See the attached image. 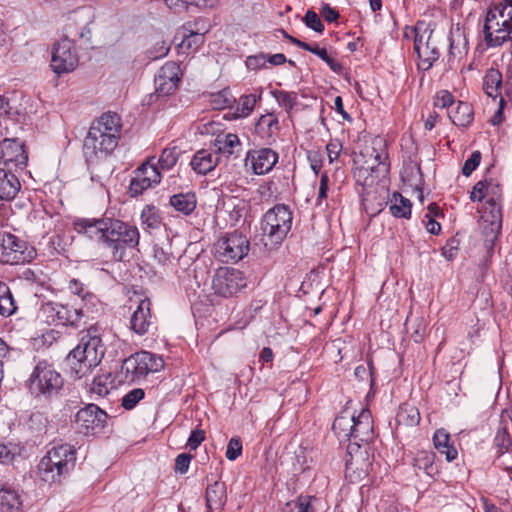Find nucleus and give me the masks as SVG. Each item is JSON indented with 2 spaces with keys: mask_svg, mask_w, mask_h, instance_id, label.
Instances as JSON below:
<instances>
[{
  "mask_svg": "<svg viewBox=\"0 0 512 512\" xmlns=\"http://www.w3.org/2000/svg\"><path fill=\"white\" fill-rule=\"evenodd\" d=\"M105 350L99 328L90 326L81 332L78 345L65 358V365L75 378L81 379L100 364Z\"/></svg>",
  "mask_w": 512,
  "mask_h": 512,
  "instance_id": "nucleus-1",
  "label": "nucleus"
},
{
  "mask_svg": "<svg viewBox=\"0 0 512 512\" xmlns=\"http://www.w3.org/2000/svg\"><path fill=\"white\" fill-rule=\"evenodd\" d=\"M108 227L103 247L110 251L113 261L123 262L128 256V251L138 247L139 230L134 225L114 218L110 219Z\"/></svg>",
  "mask_w": 512,
  "mask_h": 512,
  "instance_id": "nucleus-2",
  "label": "nucleus"
},
{
  "mask_svg": "<svg viewBox=\"0 0 512 512\" xmlns=\"http://www.w3.org/2000/svg\"><path fill=\"white\" fill-rule=\"evenodd\" d=\"M292 226V213L284 204L269 209L262 220V241L269 250L275 249L286 238Z\"/></svg>",
  "mask_w": 512,
  "mask_h": 512,
  "instance_id": "nucleus-3",
  "label": "nucleus"
},
{
  "mask_svg": "<svg viewBox=\"0 0 512 512\" xmlns=\"http://www.w3.org/2000/svg\"><path fill=\"white\" fill-rule=\"evenodd\" d=\"M483 33L488 47H498L510 42L512 53V6L490 9L486 14Z\"/></svg>",
  "mask_w": 512,
  "mask_h": 512,
  "instance_id": "nucleus-4",
  "label": "nucleus"
},
{
  "mask_svg": "<svg viewBox=\"0 0 512 512\" xmlns=\"http://www.w3.org/2000/svg\"><path fill=\"white\" fill-rule=\"evenodd\" d=\"M63 384L61 374L45 360L37 363L28 380L29 391L35 398L57 396Z\"/></svg>",
  "mask_w": 512,
  "mask_h": 512,
  "instance_id": "nucleus-5",
  "label": "nucleus"
},
{
  "mask_svg": "<svg viewBox=\"0 0 512 512\" xmlns=\"http://www.w3.org/2000/svg\"><path fill=\"white\" fill-rule=\"evenodd\" d=\"M163 359L151 352L140 351L126 358L121 366V381L133 383L144 379L149 373L160 371Z\"/></svg>",
  "mask_w": 512,
  "mask_h": 512,
  "instance_id": "nucleus-6",
  "label": "nucleus"
},
{
  "mask_svg": "<svg viewBox=\"0 0 512 512\" xmlns=\"http://www.w3.org/2000/svg\"><path fill=\"white\" fill-rule=\"evenodd\" d=\"M414 51L419 59L418 68L428 71L440 57L434 29L424 22H418L411 30Z\"/></svg>",
  "mask_w": 512,
  "mask_h": 512,
  "instance_id": "nucleus-7",
  "label": "nucleus"
},
{
  "mask_svg": "<svg viewBox=\"0 0 512 512\" xmlns=\"http://www.w3.org/2000/svg\"><path fill=\"white\" fill-rule=\"evenodd\" d=\"M249 250V240L238 231L226 233L214 245L216 258L224 263H237L248 255Z\"/></svg>",
  "mask_w": 512,
  "mask_h": 512,
  "instance_id": "nucleus-8",
  "label": "nucleus"
},
{
  "mask_svg": "<svg viewBox=\"0 0 512 512\" xmlns=\"http://www.w3.org/2000/svg\"><path fill=\"white\" fill-rule=\"evenodd\" d=\"M107 419L108 415L104 410L95 404H88L76 413L72 429L80 436H93L102 432Z\"/></svg>",
  "mask_w": 512,
  "mask_h": 512,
  "instance_id": "nucleus-9",
  "label": "nucleus"
},
{
  "mask_svg": "<svg viewBox=\"0 0 512 512\" xmlns=\"http://www.w3.org/2000/svg\"><path fill=\"white\" fill-rule=\"evenodd\" d=\"M247 285L246 278L238 269L220 267L212 278V289L218 296L229 298L237 295Z\"/></svg>",
  "mask_w": 512,
  "mask_h": 512,
  "instance_id": "nucleus-10",
  "label": "nucleus"
},
{
  "mask_svg": "<svg viewBox=\"0 0 512 512\" xmlns=\"http://www.w3.org/2000/svg\"><path fill=\"white\" fill-rule=\"evenodd\" d=\"M42 312L46 316V321L49 324L55 326H76L83 316H87L90 313V307H86V309L74 308L69 305L48 302L43 305Z\"/></svg>",
  "mask_w": 512,
  "mask_h": 512,
  "instance_id": "nucleus-11",
  "label": "nucleus"
},
{
  "mask_svg": "<svg viewBox=\"0 0 512 512\" xmlns=\"http://www.w3.org/2000/svg\"><path fill=\"white\" fill-rule=\"evenodd\" d=\"M79 63V57L74 42L66 36L56 43L52 51L51 67L58 74L72 72Z\"/></svg>",
  "mask_w": 512,
  "mask_h": 512,
  "instance_id": "nucleus-12",
  "label": "nucleus"
},
{
  "mask_svg": "<svg viewBox=\"0 0 512 512\" xmlns=\"http://www.w3.org/2000/svg\"><path fill=\"white\" fill-rule=\"evenodd\" d=\"M97 131L88 132L83 143V152L88 162H95L107 158L117 147L119 140L111 134H97Z\"/></svg>",
  "mask_w": 512,
  "mask_h": 512,
  "instance_id": "nucleus-13",
  "label": "nucleus"
},
{
  "mask_svg": "<svg viewBox=\"0 0 512 512\" xmlns=\"http://www.w3.org/2000/svg\"><path fill=\"white\" fill-rule=\"evenodd\" d=\"M182 72L179 64L170 61L165 63L154 78L155 94L157 97H166L175 93L181 82Z\"/></svg>",
  "mask_w": 512,
  "mask_h": 512,
  "instance_id": "nucleus-14",
  "label": "nucleus"
},
{
  "mask_svg": "<svg viewBox=\"0 0 512 512\" xmlns=\"http://www.w3.org/2000/svg\"><path fill=\"white\" fill-rule=\"evenodd\" d=\"M27 243L17 236L0 232V262L5 264H19L27 260L25 251Z\"/></svg>",
  "mask_w": 512,
  "mask_h": 512,
  "instance_id": "nucleus-15",
  "label": "nucleus"
},
{
  "mask_svg": "<svg viewBox=\"0 0 512 512\" xmlns=\"http://www.w3.org/2000/svg\"><path fill=\"white\" fill-rule=\"evenodd\" d=\"M0 161L9 170L23 169L28 162L24 144L18 139L5 138L0 141Z\"/></svg>",
  "mask_w": 512,
  "mask_h": 512,
  "instance_id": "nucleus-16",
  "label": "nucleus"
},
{
  "mask_svg": "<svg viewBox=\"0 0 512 512\" xmlns=\"http://www.w3.org/2000/svg\"><path fill=\"white\" fill-rule=\"evenodd\" d=\"M110 217L103 218H77L73 222L74 230L83 234L91 240H95L103 245L106 231L109 229L108 222Z\"/></svg>",
  "mask_w": 512,
  "mask_h": 512,
  "instance_id": "nucleus-17",
  "label": "nucleus"
},
{
  "mask_svg": "<svg viewBox=\"0 0 512 512\" xmlns=\"http://www.w3.org/2000/svg\"><path fill=\"white\" fill-rule=\"evenodd\" d=\"M353 426V434L348 447L349 449H351L352 445L360 448L361 442L368 443L373 439V421L368 409H362L357 417L354 415Z\"/></svg>",
  "mask_w": 512,
  "mask_h": 512,
  "instance_id": "nucleus-18",
  "label": "nucleus"
},
{
  "mask_svg": "<svg viewBox=\"0 0 512 512\" xmlns=\"http://www.w3.org/2000/svg\"><path fill=\"white\" fill-rule=\"evenodd\" d=\"M278 159V153L271 148L250 150L247 153V160H250L253 173L256 175L269 173Z\"/></svg>",
  "mask_w": 512,
  "mask_h": 512,
  "instance_id": "nucleus-19",
  "label": "nucleus"
},
{
  "mask_svg": "<svg viewBox=\"0 0 512 512\" xmlns=\"http://www.w3.org/2000/svg\"><path fill=\"white\" fill-rule=\"evenodd\" d=\"M485 185H486V203L491 207L490 214L492 216V224L497 223V230L499 231L501 228V222H502V205H501V198H502V190L501 186L494 182L492 179H485Z\"/></svg>",
  "mask_w": 512,
  "mask_h": 512,
  "instance_id": "nucleus-20",
  "label": "nucleus"
},
{
  "mask_svg": "<svg viewBox=\"0 0 512 512\" xmlns=\"http://www.w3.org/2000/svg\"><path fill=\"white\" fill-rule=\"evenodd\" d=\"M152 324L151 302L148 298L142 299L136 310L133 312L130 325L131 329L138 335H144L148 332Z\"/></svg>",
  "mask_w": 512,
  "mask_h": 512,
  "instance_id": "nucleus-21",
  "label": "nucleus"
},
{
  "mask_svg": "<svg viewBox=\"0 0 512 512\" xmlns=\"http://www.w3.org/2000/svg\"><path fill=\"white\" fill-rule=\"evenodd\" d=\"M47 457L59 464L60 471L71 472L76 464V450L74 446L69 444H61L51 448Z\"/></svg>",
  "mask_w": 512,
  "mask_h": 512,
  "instance_id": "nucleus-22",
  "label": "nucleus"
},
{
  "mask_svg": "<svg viewBox=\"0 0 512 512\" xmlns=\"http://www.w3.org/2000/svg\"><path fill=\"white\" fill-rule=\"evenodd\" d=\"M97 131V134L115 136L120 139L121 124L120 118L115 113H104L98 119L92 122L88 132Z\"/></svg>",
  "mask_w": 512,
  "mask_h": 512,
  "instance_id": "nucleus-23",
  "label": "nucleus"
},
{
  "mask_svg": "<svg viewBox=\"0 0 512 512\" xmlns=\"http://www.w3.org/2000/svg\"><path fill=\"white\" fill-rule=\"evenodd\" d=\"M374 146L371 147V151L366 150V153L373 158L374 162L369 163L368 160L365 161V166L362 169L368 171L370 170L371 176L376 173L375 177H378L379 174H385L388 172V164L386 160L388 158L387 152L383 149L382 141H376L373 143Z\"/></svg>",
  "mask_w": 512,
  "mask_h": 512,
  "instance_id": "nucleus-24",
  "label": "nucleus"
},
{
  "mask_svg": "<svg viewBox=\"0 0 512 512\" xmlns=\"http://www.w3.org/2000/svg\"><path fill=\"white\" fill-rule=\"evenodd\" d=\"M205 497L208 512H220L227 500L225 483L215 480L206 488Z\"/></svg>",
  "mask_w": 512,
  "mask_h": 512,
  "instance_id": "nucleus-25",
  "label": "nucleus"
},
{
  "mask_svg": "<svg viewBox=\"0 0 512 512\" xmlns=\"http://www.w3.org/2000/svg\"><path fill=\"white\" fill-rule=\"evenodd\" d=\"M219 161L220 157L217 153L201 149L192 157L190 166L197 174L206 175L218 165Z\"/></svg>",
  "mask_w": 512,
  "mask_h": 512,
  "instance_id": "nucleus-26",
  "label": "nucleus"
},
{
  "mask_svg": "<svg viewBox=\"0 0 512 512\" xmlns=\"http://www.w3.org/2000/svg\"><path fill=\"white\" fill-rule=\"evenodd\" d=\"M20 188V181L12 170L0 168V200H13Z\"/></svg>",
  "mask_w": 512,
  "mask_h": 512,
  "instance_id": "nucleus-27",
  "label": "nucleus"
},
{
  "mask_svg": "<svg viewBox=\"0 0 512 512\" xmlns=\"http://www.w3.org/2000/svg\"><path fill=\"white\" fill-rule=\"evenodd\" d=\"M469 43L465 29L459 24L453 26L449 34V55L452 57H462L467 54Z\"/></svg>",
  "mask_w": 512,
  "mask_h": 512,
  "instance_id": "nucleus-28",
  "label": "nucleus"
},
{
  "mask_svg": "<svg viewBox=\"0 0 512 512\" xmlns=\"http://www.w3.org/2000/svg\"><path fill=\"white\" fill-rule=\"evenodd\" d=\"M279 130L280 125L278 117L274 113L261 115L255 125V131L257 135L261 139L265 140H275Z\"/></svg>",
  "mask_w": 512,
  "mask_h": 512,
  "instance_id": "nucleus-29",
  "label": "nucleus"
},
{
  "mask_svg": "<svg viewBox=\"0 0 512 512\" xmlns=\"http://www.w3.org/2000/svg\"><path fill=\"white\" fill-rule=\"evenodd\" d=\"M70 472L60 471L59 464L53 461L51 457L44 456L38 464V474L40 478L47 483L60 482L63 477Z\"/></svg>",
  "mask_w": 512,
  "mask_h": 512,
  "instance_id": "nucleus-30",
  "label": "nucleus"
},
{
  "mask_svg": "<svg viewBox=\"0 0 512 512\" xmlns=\"http://www.w3.org/2000/svg\"><path fill=\"white\" fill-rule=\"evenodd\" d=\"M258 99H260V96L257 97L255 94L242 95L237 105L233 106V109L225 115V118L236 120L248 117L253 112Z\"/></svg>",
  "mask_w": 512,
  "mask_h": 512,
  "instance_id": "nucleus-31",
  "label": "nucleus"
},
{
  "mask_svg": "<svg viewBox=\"0 0 512 512\" xmlns=\"http://www.w3.org/2000/svg\"><path fill=\"white\" fill-rule=\"evenodd\" d=\"M354 415L343 411L338 415L332 425V430L339 440H349L353 434Z\"/></svg>",
  "mask_w": 512,
  "mask_h": 512,
  "instance_id": "nucleus-32",
  "label": "nucleus"
},
{
  "mask_svg": "<svg viewBox=\"0 0 512 512\" xmlns=\"http://www.w3.org/2000/svg\"><path fill=\"white\" fill-rule=\"evenodd\" d=\"M169 203L176 211L190 215L197 206V198L193 192L179 193L172 195Z\"/></svg>",
  "mask_w": 512,
  "mask_h": 512,
  "instance_id": "nucleus-33",
  "label": "nucleus"
},
{
  "mask_svg": "<svg viewBox=\"0 0 512 512\" xmlns=\"http://www.w3.org/2000/svg\"><path fill=\"white\" fill-rule=\"evenodd\" d=\"M452 123L460 127H468L474 118L473 107L467 102L459 101L455 110L449 112Z\"/></svg>",
  "mask_w": 512,
  "mask_h": 512,
  "instance_id": "nucleus-34",
  "label": "nucleus"
},
{
  "mask_svg": "<svg viewBox=\"0 0 512 512\" xmlns=\"http://www.w3.org/2000/svg\"><path fill=\"white\" fill-rule=\"evenodd\" d=\"M22 506L20 495L12 488L0 489V512H19Z\"/></svg>",
  "mask_w": 512,
  "mask_h": 512,
  "instance_id": "nucleus-35",
  "label": "nucleus"
},
{
  "mask_svg": "<svg viewBox=\"0 0 512 512\" xmlns=\"http://www.w3.org/2000/svg\"><path fill=\"white\" fill-rule=\"evenodd\" d=\"M433 442L435 448L446 455L448 462L456 459L458 452L453 445H450V435L444 429H439L434 433Z\"/></svg>",
  "mask_w": 512,
  "mask_h": 512,
  "instance_id": "nucleus-36",
  "label": "nucleus"
},
{
  "mask_svg": "<svg viewBox=\"0 0 512 512\" xmlns=\"http://www.w3.org/2000/svg\"><path fill=\"white\" fill-rule=\"evenodd\" d=\"M68 289L74 295L79 296L84 305L82 308L86 309V307H90V313L93 312V307L97 305L99 302L97 297L88 291L87 287L78 279H71L68 284Z\"/></svg>",
  "mask_w": 512,
  "mask_h": 512,
  "instance_id": "nucleus-37",
  "label": "nucleus"
},
{
  "mask_svg": "<svg viewBox=\"0 0 512 512\" xmlns=\"http://www.w3.org/2000/svg\"><path fill=\"white\" fill-rule=\"evenodd\" d=\"M395 420L398 426L415 427L420 422L419 410L413 405L404 403L399 407Z\"/></svg>",
  "mask_w": 512,
  "mask_h": 512,
  "instance_id": "nucleus-38",
  "label": "nucleus"
},
{
  "mask_svg": "<svg viewBox=\"0 0 512 512\" xmlns=\"http://www.w3.org/2000/svg\"><path fill=\"white\" fill-rule=\"evenodd\" d=\"M411 209L412 203L408 198H405L399 192L392 194L389 210L394 217L409 219L411 217Z\"/></svg>",
  "mask_w": 512,
  "mask_h": 512,
  "instance_id": "nucleus-39",
  "label": "nucleus"
},
{
  "mask_svg": "<svg viewBox=\"0 0 512 512\" xmlns=\"http://www.w3.org/2000/svg\"><path fill=\"white\" fill-rule=\"evenodd\" d=\"M215 146L217 148L218 153L230 156L239 151L241 147V142L236 134L227 133L223 136H218L216 138Z\"/></svg>",
  "mask_w": 512,
  "mask_h": 512,
  "instance_id": "nucleus-40",
  "label": "nucleus"
},
{
  "mask_svg": "<svg viewBox=\"0 0 512 512\" xmlns=\"http://www.w3.org/2000/svg\"><path fill=\"white\" fill-rule=\"evenodd\" d=\"M502 85V74L497 69H490L483 78V90L487 96L496 98Z\"/></svg>",
  "mask_w": 512,
  "mask_h": 512,
  "instance_id": "nucleus-41",
  "label": "nucleus"
},
{
  "mask_svg": "<svg viewBox=\"0 0 512 512\" xmlns=\"http://www.w3.org/2000/svg\"><path fill=\"white\" fill-rule=\"evenodd\" d=\"M316 498L309 495H300L296 499L288 501L282 508V512H315L312 502Z\"/></svg>",
  "mask_w": 512,
  "mask_h": 512,
  "instance_id": "nucleus-42",
  "label": "nucleus"
},
{
  "mask_svg": "<svg viewBox=\"0 0 512 512\" xmlns=\"http://www.w3.org/2000/svg\"><path fill=\"white\" fill-rule=\"evenodd\" d=\"M208 26L202 27V29H187L188 34H185L182 40L181 47L186 49L197 50L204 43V35L208 32Z\"/></svg>",
  "mask_w": 512,
  "mask_h": 512,
  "instance_id": "nucleus-43",
  "label": "nucleus"
},
{
  "mask_svg": "<svg viewBox=\"0 0 512 512\" xmlns=\"http://www.w3.org/2000/svg\"><path fill=\"white\" fill-rule=\"evenodd\" d=\"M435 454L431 451H419L413 459V466L417 470H423L427 475L432 476Z\"/></svg>",
  "mask_w": 512,
  "mask_h": 512,
  "instance_id": "nucleus-44",
  "label": "nucleus"
},
{
  "mask_svg": "<svg viewBox=\"0 0 512 512\" xmlns=\"http://www.w3.org/2000/svg\"><path fill=\"white\" fill-rule=\"evenodd\" d=\"M153 257L161 266L171 265L175 259L171 243H155L153 245Z\"/></svg>",
  "mask_w": 512,
  "mask_h": 512,
  "instance_id": "nucleus-45",
  "label": "nucleus"
},
{
  "mask_svg": "<svg viewBox=\"0 0 512 512\" xmlns=\"http://www.w3.org/2000/svg\"><path fill=\"white\" fill-rule=\"evenodd\" d=\"M180 154L181 151L178 147H167L162 150L159 159L155 160V162L161 170H170L177 163Z\"/></svg>",
  "mask_w": 512,
  "mask_h": 512,
  "instance_id": "nucleus-46",
  "label": "nucleus"
},
{
  "mask_svg": "<svg viewBox=\"0 0 512 512\" xmlns=\"http://www.w3.org/2000/svg\"><path fill=\"white\" fill-rule=\"evenodd\" d=\"M156 186L151 181L145 178L143 174H140V170L137 168L134 171V176L130 181L129 192L130 195L135 197L141 195L147 189Z\"/></svg>",
  "mask_w": 512,
  "mask_h": 512,
  "instance_id": "nucleus-47",
  "label": "nucleus"
},
{
  "mask_svg": "<svg viewBox=\"0 0 512 512\" xmlns=\"http://www.w3.org/2000/svg\"><path fill=\"white\" fill-rule=\"evenodd\" d=\"M142 225L148 229H157L161 225L159 210L152 205H147L141 212Z\"/></svg>",
  "mask_w": 512,
  "mask_h": 512,
  "instance_id": "nucleus-48",
  "label": "nucleus"
},
{
  "mask_svg": "<svg viewBox=\"0 0 512 512\" xmlns=\"http://www.w3.org/2000/svg\"><path fill=\"white\" fill-rule=\"evenodd\" d=\"M140 174L151 181L153 184L158 185L161 182V169L155 162V157H150L145 163L138 167Z\"/></svg>",
  "mask_w": 512,
  "mask_h": 512,
  "instance_id": "nucleus-49",
  "label": "nucleus"
},
{
  "mask_svg": "<svg viewBox=\"0 0 512 512\" xmlns=\"http://www.w3.org/2000/svg\"><path fill=\"white\" fill-rule=\"evenodd\" d=\"M278 104L287 112L291 111L298 103L296 92H288L284 90H274L271 92Z\"/></svg>",
  "mask_w": 512,
  "mask_h": 512,
  "instance_id": "nucleus-50",
  "label": "nucleus"
},
{
  "mask_svg": "<svg viewBox=\"0 0 512 512\" xmlns=\"http://www.w3.org/2000/svg\"><path fill=\"white\" fill-rule=\"evenodd\" d=\"M211 102L215 109L229 108L231 111L233 109V104L236 102V99L231 95L229 90L224 89L216 94H213Z\"/></svg>",
  "mask_w": 512,
  "mask_h": 512,
  "instance_id": "nucleus-51",
  "label": "nucleus"
},
{
  "mask_svg": "<svg viewBox=\"0 0 512 512\" xmlns=\"http://www.w3.org/2000/svg\"><path fill=\"white\" fill-rule=\"evenodd\" d=\"M494 444L498 449L500 455L504 454L509 450V447L511 446L512 442L507 426L504 425L498 428L494 438Z\"/></svg>",
  "mask_w": 512,
  "mask_h": 512,
  "instance_id": "nucleus-52",
  "label": "nucleus"
},
{
  "mask_svg": "<svg viewBox=\"0 0 512 512\" xmlns=\"http://www.w3.org/2000/svg\"><path fill=\"white\" fill-rule=\"evenodd\" d=\"M17 311V306L13 295L8 287V293L0 296V315L2 317H9Z\"/></svg>",
  "mask_w": 512,
  "mask_h": 512,
  "instance_id": "nucleus-53",
  "label": "nucleus"
},
{
  "mask_svg": "<svg viewBox=\"0 0 512 512\" xmlns=\"http://www.w3.org/2000/svg\"><path fill=\"white\" fill-rule=\"evenodd\" d=\"M145 396V392L141 388H135L125 394L122 398V406L126 410L133 409L140 400H142Z\"/></svg>",
  "mask_w": 512,
  "mask_h": 512,
  "instance_id": "nucleus-54",
  "label": "nucleus"
},
{
  "mask_svg": "<svg viewBox=\"0 0 512 512\" xmlns=\"http://www.w3.org/2000/svg\"><path fill=\"white\" fill-rule=\"evenodd\" d=\"M164 2L170 9L180 11L186 9L189 5L205 7L209 0H164Z\"/></svg>",
  "mask_w": 512,
  "mask_h": 512,
  "instance_id": "nucleus-55",
  "label": "nucleus"
},
{
  "mask_svg": "<svg viewBox=\"0 0 512 512\" xmlns=\"http://www.w3.org/2000/svg\"><path fill=\"white\" fill-rule=\"evenodd\" d=\"M305 25L317 33L324 32V24L322 23L318 14L313 10H308L303 18Z\"/></svg>",
  "mask_w": 512,
  "mask_h": 512,
  "instance_id": "nucleus-56",
  "label": "nucleus"
},
{
  "mask_svg": "<svg viewBox=\"0 0 512 512\" xmlns=\"http://www.w3.org/2000/svg\"><path fill=\"white\" fill-rule=\"evenodd\" d=\"M242 454V441L240 437H232L228 442L225 456L228 460L234 461Z\"/></svg>",
  "mask_w": 512,
  "mask_h": 512,
  "instance_id": "nucleus-57",
  "label": "nucleus"
},
{
  "mask_svg": "<svg viewBox=\"0 0 512 512\" xmlns=\"http://www.w3.org/2000/svg\"><path fill=\"white\" fill-rule=\"evenodd\" d=\"M481 158L482 156L480 151H473L470 157L464 162L462 167L463 175L466 177L470 176L472 172L479 166Z\"/></svg>",
  "mask_w": 512,
  "mask_h": 512,
  "instance_id": "nucleus-58",
  "label": "nucleus"
},
{
  "mask_svg": "<svg viewBox=\"0 0 512 512\" xmlns=\"http://www.w3.org/2000/svg\"><path fill=\"white\" fill-rule=\"evenodd\" d=\"M459 250V240L455 237L450 238L442 247V255L448 261L455 259Z\"/></svg>",
  "mask_w": 512,
  "mask_h": 512,
  "instance_id": "nucleus-59",
  "label": "nucleus"
},
{
  "mask_svg": "<svg viewBox=\"0 0 512 512\" xmlns=\"http://www.w3.org/2000/svg\"><path fill=\"white\" fill-rule=\"evenodd\" d=\"M267 54L259 53L256 55H250L246 58L245 64L250 70H259L265 67Z\"/></svg>",
  "mask_w": 512,
  "mask_h": 512,
  "instance_id": "nucleus-60",
  "label": "nucleus"
},
{
  "mask_svg": "<svg viewBox=\"0 0 512 512\" xmlns=\"http://www.w3.org/2000/svg\"><path fill=\"white\" fill-rule=\"evenodd\" d=\"M453 103H454V97L447 90H441L435 96L434 105L436 107L447 108V107H450L451 105H453Z\"/></svg>",
  "mask_w": 512,
  "mask_h": 512,
  "instance_id": "nucleus-61",
  "label": "nucleus"
},
{
  "mask_svg": "<svg viewBox=\"0 0 512 512\" xmlns=\"http://www.w3.org/2000/svg\"><path fill=\"white\" fill-rule=\"evenodd\" d=\"M205 439V432L202 429H195L191 432L186 446L190 450H196Z\"/></svg>",
  "mask_w": 512,
  "mask_h": 512,
  "instance_id": "nucleus-62",
  "label": "nucleus"
},
{
  "mask_svg": "<svg viewBox=\"0 0 512 512\" xmlns=\"http://www.w3.org/2000/svg\"><path fill=\"white\" fill-rule=\"evenodd\" d=\"M191 460L192 455L188 453L179 454L175 459V472L185 474L189 469Z\"/></svg>",
  "mask_w": 512,
  "mask_h": 512,
  "instance_id": "nucleus-63",
  "label": "nucleus"
},
{
  "mask_svg": "<svg viewBox=\"0 0 512 512\" xmlns=\"http://www.w3.org/2000/svg\"><path fill=\"white\" fill-rule=\"evenodd\" d=\"M485 189V180L478 181L472 188L470 193V200L472 202H481L484 198H486Z\"/></svg>",
  "mask_w": 512,
  "mask_h": 512,
  "instance_id": "nucleus-64",
  "label": "nucleus"
}]
</instances>
